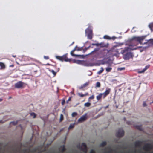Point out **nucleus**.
Masks as SVG:
<instances>
[{
	"label": "nucleus",
	"instance_id": "f257e3e1",
	"mask_svg": "<svg viewBox=\"0 0 153 153\" xmlns=\"http://www.w3.org/2000/svg\"><path fill=\"white\" fill-rule=\"evenodd\" d=\"M56 58L57 59L61 61H65V62H71V59H68L67 57V54H64L62 56H56Z\"/></svg>",
	"mask_w": 153,
	"mask_h": 153
},
{
	"label": "nucleus",
	"instance_id": "f03ea898",
	"mask_svg": "<svg viewBox=\"0 0 153 153\" xmlns=\"http://www.w3.org/2000/svg\"><path fill=\"white\" fill-rule=\"evenodd\" d=\"M27 85V84L21 81H19L15 84L14 87L16 88H22L25 87Z\"/></svg>",
	"mask_w": 153,
	"mask_h": 153
},
{
	"label": "nucleus",
	"instance_id": "7ed1b4c3",
	"mask_svg": "<svg viewBox=\"0 0 153 153\" xmlns=\"http://www.w3.org/2000/svg\"><path fill=\"white\" fill-rule=\"evenodd\" d=\"M146 36H134L132 37V39L138 42L140 44H142V42L145 39Z\"/></svg>",
	"mask_w": 153,
	"mask_h": 153
},
{
	"label": "nucleus",
	"instance_id": "20e7f679",
	"mask_svg": "<svg viewBox=\"0 0 153 153\" xmlns=\"http://www.w3.org/2000/svg\"><path fill=\"white\" fill-rule=\"evenodd\" d=\"M77 148L80 150L83 151H85V152H86L87 151V147L86 143H82V146H81L80 144H78L77 145Z\"/></svg>",
	"mask_w": 153,
	"mask_h": 153
},
{
	"label": "nucleus",
	"instance_id": "39448f33",
	"mask_svg": "<svg viewBox=\"0 0 153 153\" xmlns=\"http://www.w3.org/2000/svg\"><path fill=\"white\" fill-rule=\"evenodd\" d=\"M133 56L134 55L131 52H127L123 55L124 59L126 60H128L131 58H132Z\"/></svg>",
	"mask_w": 153,
	"mask_h": 153
},
{
	"label": "nucleus",
	"instance_id": "423d86ee",
	"mask_svg": "<svg viewBox=\"0 0 153 153\" xmlns=\"http://www.w3.org/2000/svg\"><path fill=\"white\" fill-rule=\"evenodd\" d=\"M124 134V131L122 128L119 129L116 133V136L117 137H122Z\"/></svg>",
	"mask_w": 153,
	"mask_h": 153
},
{
	"label": "nucleus",
	"instance_id": "0eeeda50",
	"mask_svg": "<svg viewBox=\"0 0 153 153\" xmlns=\"http://www.w3.org/2000/svg\"><path fill=\"white\" fill-rule=\"evenodd\" d=\"M152 148V146L150 143H147L143 147V149L147 151H149Z\"/></svg>",
	"mask_w": 153,
	"mask_h": 153
},
{
	"label": "nucleus",
	"instance_id": "6e6552de",
	"mask_svg": "<svg viewBox=\"0 0 153 153\" xmlns=\"http://www.w3.org/2000/svg\"><path fill=\"white\" fill-rule=\"evenodd\" d=\"M87 114H85L82 115L78 119V121L79 122H82L85 121L87 119Z\"/></svg>",
	"mask_w": 153,
	"mask_h": 153
},
{
	"label": "nucleus",
	"instance_id": "1a4fd4ad",
	"mask_svg": "<svg viewBox=\"0 0 153 153\" xmlns=\"http://www.w3.org/2000/svg\"><path fill=\"white\" fill-rule=\"evenodd\" d=\"M88 31L89 33L88 34V39H91L92 38V31L89 29H87L85 30V32L86 33H88Z\"/></svg>",
	"mask_w": 153,
	"mask_h": 153
},
{
	"label": "nucleus",
	"instance_id": "9d476101",
	"mask_svg": "<svg viewBox=\"0 0 153 153\" xmlns=\"http://www.w3.org/2000/svg\"><path fill=\"white\" fill-rule=\"evenodd\" d=\"M75 51H76V48H74L73 50H72L71 51V55L74 56H76V57H81L82 58L84 57V56L83 55H77L74 54L73 53Z\"/></svg>",
	"mask_w": 153,
	"mask_h": 153
},
{
	"label": "nucleus",
	"instance_id": "9b49d317",
	"mask_svg": "<svg viewBox=\"0 0 153 153\" xmlns=\"http://www.w3.org/2000/svg\"><path fill=\"white\" fill-rule=\"evenodd\" d=\"M110 91V89H108L106 90L105 92L103 93H102V97L103 99L105 98L109 94Z\"/></svg>",
	"mask_w": 153,
	"mask_h": 153
},
{
	"label": "nucleus",
	"instance_id": "f8f14e48",
	"mask_svg": "<svg viewBox=\"0 0 153 153\" xmlns=\"http://www.w3.org/2000/svg\"><path fill=\"white\" fill-rule=\"evenodd\" d=\"M142 141H137L134 143V145L136 147H140L141 146Z\"/></svg>",
	"mask_w": 153,
	"mask_h": 153
},
{
	"label": "nucleus",
	"instance_id": "ddd939ff",
	"mask_svg": "<svg viewBox=\"0 0 153 153\" xmlns=\"http://www.w3.org/2000/svg\"><path fill=\"white\" fill-rule=\"evenodd\" d=\"M89 82H86L85 83L81 86L80 88H79V89H82L83 88L86 87L89 85Z\"/></svg>",
	"mask_w": 153,
	"mask_h": 153
},
{
	"label": "nucleus",
	"instance_id": "4468645a",
	"mask_svg": "<svg viewBox=\"0 0 153 153\" xmlns=\"http://www.w3.org/2000/svg\"><path fill=\"white\" fill-rule=\"evenodd\" d=\"M49 70L50 72H51L53 74V76L54 77L56 75V73L59 71V68H58L56 70V72H55L53 70L49 69Z\"/></svg>",
	"mask_w": 153,
	"mask_h": 153
},
{
	"label": "nucleus",
	"instance_id": "2eb2a0df",
	"mask_svg": "<svg viewBox=\"0 0 153 153\" xmlns=\"http://www.w3.org/2000/svg\"><path fill=\"white\" fill-rule=\"evenodd\" d=\"M149 65H148L145 66V68L142 71H139L138 73H142L144 72L146 70H147L149 67Z\"/></svg>",
	"mask_w": 153,
	"mask_h": 153
},
{
	"label": "nucleus",
	"instance_id": "dca6fc26",
	"mask_svg": "<svg viewBox=\"0 0 153 153\" xmlns=\"http://www.w3.org/2000/svg\"><path fill=\"white\" fill-rule=\"evenodd\" d=\"M78 95L81 97H83L85 96H88L89 94L88 93H86L84 94H82V93H79L78 94Z\"/></svg>",
	"mask_w": 153,
	"mask_h": 153
},
{
	"label": "nucleus",
	"instance_id": "f3484780",
	"mask_svg": "<svg viewBox=\"0 0 153 153\" xmlns=\"http://www.w3.org/2000/svg\"><path fill=\"white\" fill-rule=\"evenodd\" d=\"M0 69H4L5 68V65L2 62H0Z\"/></svg>",
	"mask_w": 153,
	"mask_h": 153
},
{
	"label": "nucleus",
	"instance_id": "a211bd4d",
	"mask_svg": "<svg viewBox=\"0 0 153 153\" xmlns=\"http://www.w3.org/2000/svg\"><path fill=\"white\" fill-rule=\"evenodd\" d=\"M130 49L129 47H126L122 51V53H124L126 52H127Z\"/></svg>",
	"mask_w": 153,
	"mask_h": 153
},
{
	"label": "nucleus",
	"instance_id": "6ab92c4d",
	"mask_svg": "<svg viewBox=\"0 0 153 153\" xmlns=\"http://www.w3.org/2000/svg\"><path fill=\"white\" fill-rule=\"evenodd\" d=\"M102 97V93H100L99 95L97 96V99L98 101H99Z\"/></svg>",
	"mask_w": 153,
	"mask_h": 153
},
{
	"label": "nucleus",
	"instance_id": "aec40b11",
	"mask_svg": "<svg viewBox=\"0 0 153 153\" xmlns=\"http://www.w3.org/2000/svg\"><path fill=\"white\" fill-rule=\"evenodd\" d=\"M107 144V143L106 141H103L100 145L101 147H103L106 145Z\"/></svg>",
	"mask_w": 153,
	"mask_h": 153
},
{
	"label": "nucleus",
	"instance_id": "412c9836",
	"mask_svg": "<svg viewBox=\"0 0 153 153\" xmlns=\"http://www.w3.org/2000/svg\"><path fill=\"white\" fill-rule=\"evenodd\" d=\"M74 48L76 49V51H82L83 49V48L82 47H79L77 46H76Z\"/></svg>",
	"mask_w": 153,
	"mask_h": 153
},
{
	"label": "nucleus",
	"instance_id": "4be33fe9",
	"mask_svg": "<svg viewBox=\"0 0 153 153\" xmlns=\"http://www.w3.org/2000/svg\"><path fill=\"white\" fill-rule=\"evenodd\" d=\"M136 128L140 131L142 130V128L141 125H136L135 126Z\"/></svg>",
	"mask_w": 153,
	"mask_h": 153
},
{
	"label": "nucleus",
	"instance_id": "5701e85b",
	"mask_svg": "<svg viewBox=\"0 0 153 153\" xmlns=\"http://www.w3.org/2000/svg\"><path fill=\"white\" fill-rule=\"evenodd\" d=\"M101 70L99 71L98 72L97 74H100L102 73V72L104 71V69L103 67L101 68Z\"/></svg>",
	"mask_w": 153,
	"mask_h": 153
},
{
	"label": "nucleus",
	"instance_id": "b1692460",
	"mask_svg": "<svg viewBox=\"0 0 153 153\" xmlns=\"http://www.w3.org/2000/svg\"><path fill=\"white\" fill-rule=\"evenodd\" d=\"M112 69V68L111 67H107L106 68V71L107 72H110Z\"/></svg>",
	"mask_w": 153,
	"mask_h": 153
},
{
	"label": "nucleus",
	"instance_id": "393cba45",
	"mask_svg": "<svg viewBox=\"0 0 153 153\" xmlns=\"http://www.w3.org/2000/svg\"><path fill=\"white\" fill-rule=\"evenodd\" d=\"M104 39H111V37H109V36L106 35L104 36Z\"/></svg>",
	"mask_w": 153,
	"mask_h": 153
},
{
	"label": "nucleus",
	"instance_id": "a878e982",
	"mask_svg": "<svg viewBox=\"0 0 153 153\" xmlns=\"http://www.w3.org/2000/svg\"><path fill=\"white\" fill-rule=\"evenodd\" d=\"M84 105L85 107H89L91 105V103L89 102H87L84 104Z\"/></svg>",
	"mask_w": 153,
	"mask_h": 153
},
{
	"label": "nucleus",
	"instance_id": "bb28decb",
	"mask_svg": "<svg viewBox=\"0 0 153 153\" xmlns=\"http://www.w3.org/2000/svg\"><path fill=\"white\" fill-rule=\"evenodd\" d=\"M18 123V121H13L11 122L10 123V124L12 123L13 125H16Z\"/></svg>",
	"mask_w": 153,
	"mask_h": 153
},
{
	"label": "nucleus",
	"instance_id": "cd10ccee",
	"mask_svg": "<svg viewBox=\"0 0 153 153\" xmlns=\"http://www.w3.org/2000/svg\"><path fill=\"white\" fill-rule=\"evenodd\" d=\"M147 42H149L150 43L152 44H153V39H150V40H149L147 42H144V44H146Z\"/></svg>",
	"mask_w": 153,
	"mask_h": 153
},
{
	"label": "nucleus",
	"instance_id": "c85d7f7f",
	"mask_svg": "<svg viewBox=\"0 0 153 153\" xmlns=\"http://www.w3.org/2000/svg\"><path fill=\"white\" fill-rule=\"evenodd\" d=\"M30 115L31 116H33V118H35L36 117V115L35 113H34V112H32L30 114Z\"/></svg>",
	"mask_w": 153,
	"mask_h": 153
},
{
	"label": "nucleus",
	"instance_id": "c756f323",
	"mask_svg": "<svg viewBox=\"0 0 153 153\" xmlns=\"http://www.w3.org/2000/svg\"><path fill=\"white\" fill-rule=\"evenodd\" d=\"M149 27L152 30H153V23L150 24Z\"/></svg>",
	"mask_w": 153,
	"mask_h": 153
},
{
	"label": "nucleus",
	"instance_id": "7c9ffc66",
	"mask_svg": "<svg viewBox=\"0 0 153 153\" xmlns=\"http://www.w3.org/2000/svg\"><path fill=\"white\" fill-rule=\"evenodd\" d=\"M101 86V84L99 82H97L96 83V87H100Z\"/></svg>",
	"mask_w": 153,
	"mask_h": 153
},
{
	"label": "nucleus",
	"instance_id": "2f4dec72",
	"mask_svg": "<svg viewBox=\"0 0 153 153\" xmlns=\"http://www.w3.org/2000/svg\"><path fill=\"white\" fill-rule=\"evenodd\" d=\"M100 53L102 55V56H101L100 57V58L103 57L105 56V55L104 54V53L103 51L100 52Z\"/></svg>",
	"mask_w": 153,
	"mask_h": 153
},
{
	"label": "nucleus",
	"instance_id": "473e14b6",
	"mask_svg": "<svg viewBox=\"0 0 153 153\" xmlns=\"http://www.w3.org/2000/svg\"><path fill=\"white\" fill-rule=\"evenodd\" d=\"M73 61L74 63H79V62H80V61H79V60L76 61L75 59H71V61Z\"/></svg>",
	"mask_w": 153,
	"mask_h": 153
},
{
	"label": "nucleus",
	"instance_id": "72a5a7b5",
	"mask_svg": "<svg viewBox=\"0 0 153 153\" xmlns=\"http://www.w3.org/2000/svg\"><path fill=\"white\" fill-rule=\"evenodd\" d=\"M63 119V116L62 114H61L60 115V118L59 120L60 121H62Z\"/></svg>",
	"mask_w": 153,
	"mask_h": 153
},
{
	"label": "nucleus",
	"instance_id": "f704fd0d",
	"mask_svg": "<svg viewBox=\"0 0 153 153\" xmlns=\"http://www.w3.org/2000/svg\"><path fill=\"white\" fill-rule=\"evenodd\" d=\"M77 115V112H73L72 114V116L73 117H74Z\"/></svg>",
	"mask_w": 153,
	"mask_h": 153
},
{
	"label": "nucleus",
	"instance_id": "c9c22d12",
	"mask_svg": "<svg viewBox=\"0 0 153 153\" xmlns=\"http://www.w3.org/2000/svg\"><path fill=\"white\" fill-rule=\"evenodd\" d=\"M65 150V147L63 145V146L62 148L61 149V151L62 152H64Z\"/></svg>",
	"mask_w": 153,
	"mask_h": 153
},
{
	"label": "nucleus",
	"instance_id": "e433bc0d",
	"mask_svg": "<svg viewBox=\"0 0 153 153\" xmlns=\"http://www.w3.org/2000/svg\"><path fill=\"white\" fill-rule=\"evenodd\" d=\"M74 127V125L73 124H71L69 126L68 128L71 129L73 128Z\"/></svg>",
	"mask_w": 153,
	"mask_h": 153
},
{
	"label": "nucleus",
	"instance_id": "4c0bfd02",
	"mask_svg": "<svg viewBox=\"0 0 153 153\" xmlns=\"http://www.w3.org/2000/svg\"><path fill=\"white\" fill-rule=\"evenodd\" d=\"M94 98V95H92L89 98V99H93Z\"/></svg>",
	"mask_w": 153,
	"mask_h": 153
},
{
	"label": "nucleus",
	"instance_id": "58836bf2",
	"mask_svg": "<svg viewBox=\"0 0 153 153\" xmlns=\"http://www.w3.org/2000/svg\"><path fill=\"white\" fill-rule=\"evenodd\" d=\"M71 97H69L68 100L66 102V103L67 104H68V102L71 101Z\"/></svg>",
	"mask_w": 153,
	"mask_h": 153
},
{
	"label": "nucleus",
	"instance_id": "ea45409f",
	"mask_svg": "<svg viewBox=\"0 0 153 153\" xmlns=\"http://www.w3.org/2000/svg\"><path fill=\"white\" fill-rule=\"evenodd\" d=\"M65 103V101L64 100H62V102H61V104L62 105H63Z\"/></svg>",
	"mask_w": 153,
	"mask_h": 153
},
{
	"label": "nucleus",
	"instance_id": "a19ab883",
	"mask_svg": "<svg viewBox=\"0 0 153 153\" xmlns=\"http://www.w3.org/2000/svg\"><path fill=\"white\" fill-rule=\"evenodd\" d=\"M143 107H146L147 105L145 102H143Z\"/></svg>",
	"mask_w": 153,
	"mask_h": 153
},
{
	"label": "nucleus",
	"instance_id": "79ce46f5",
	"mask_svg": "<svg viewBox=\"0 0 153 153\" xmlns=\"http://www.w3.org/2000/svg\"><path fill=\"white\" fill-rule=\"evenodd\" d=\"M44 58L46 60L48 59H49V57L48 56H44Z\"/></svg>",
	"mask_w": 153,
	"mask_h": 153
},
{
	"label": "nucleus",
	"instance_id": "37998d69",
	"mask_svg": "<svg viewBox=\"0 0 153 153\" xmlns=\"http://www.w3.org/2000/svg\"><path fill=\"white\" fill-rule=\"evenodd\" d=\"M92 45H96L97 46H98L100 45V44H99V43H96V44L93 43V44H92Z\"/></svg>",
	"mask_w": 153,
	"mask_h": 153
},
{
	"label": "nucleus",
	"instance_id": "c03bdc74",
	"mask_svg": "<svg viewBox=\"0 0 153 153\" xmlns=\"http://www.w3.org/2000/svg\"><path fill=\"white\" fill-rule=\"evenodd\" d=\"M90 153H95V152L94 150H91L90 152Z\"/></svg>",
	"mask_w": 153,
	"mask_h": 153
},
{
	"label": "nucleus",
	"instance_id": "a18cd8bd",
	"mask_svg": "<svg viewBox=\"0 0 153 153\" xmlns=\"http://www.w3.org/2000/svg\"><path fill=\"white\" fill-rule=\"evenodd\" d=\"M119 70L121 71V70H124L125 69V68H119Z\"/></svg>",
	"mask_w": 153,
	"mask_h": 153
},
{
	"label": "nucleus",
	"instance_id": "49530a36",
	"mask_svg": "<svg viewBox=\"0 0 153 153\" xmlns=\"http://www.w3.org/2000/svg\"><path fill=\"white\" fill-rule=\"evenodd\" d=\"M112 149H110V150L108 152L109 153H111L112 151Z\"/></svg>",
	"mask_w": 153,
	"mask_h": 153
},
{
	"label": "nucleus",
	"instance_id": "de8ad7c7",
	"mask_svg": "<svg viewBox=\"0 0 153 153\" xmlns=\"http://www.w3.org/2000/svg\"><path fill=\"white\" fill-rule=\"evenodd\" d=\"M97 49H95L94 51H93L92 52H93L95 51H97Z\"/></svg>",
	"mask_w": 153,
	"mask_h": 153
},
{
	"label": "nucleus",
	"instance_id": "09e8293b",
	"mask_svg": "<svg viewBox=\"0 0 153 153\" xmlns=\"http://www.w3.org/2000/svg\"><path fill=\"white\" fill-rule=\"evenodd\" d=\"M34 71L35 72V73H36L37 71L36 70H34Z\"/></svg>",
	"mask_w": 153,
	"mask_h": 153
},
{
	"label": "nucleus",
	"instance_id": "8fccbe9b",
	"mask_svg": "<svg viewBox=\"0 0 153 153\" xmlns=\"http://www.w3.org/2000/svg\"><path fill=\"white\" fill-rule=\"evenodd\" d=\"M127 123L128 124H130V122H127Z\"/></svg>",
	"mask_w": 153,
	"mask_h": 153
},
{
	"label": "nucleus",
	"instance_id": "3c124183",
	"mask_svg": "<svg viewBox=\"0 0 153 153\" xmlns=\"http://www.w3.org/2000/svg\"><path fill=\"white\" fill-rule=\"evenodd\" d=\"M13 56V57H14V58H15V57H16V55H15V56H14V55H13V56Z\"/></svg>",
	"mask_w": 153,
	"mask_h": 153
},
{
	"label": "nucleus",
	"instance_id": "603ef678",
	"mask_svg": "<svg viewBox=\"0 0 153 153\" xmlns=\"http://www.w3.org/2000/svg\"><path fill=\"white\" fill-rule=\"evenodd\" d=\"M2 101V99L0 98V102H1Z\"/></svg>",
	"mask_w": 153,
	"mask_h": 153
},
{
	"label": "nucleus",
	"instance_id": "864d4df0",
	"mask_svg": "<svg viewBox=\"0 0 153 153\" xmlns=\"http://www.w3.org/2000/svg\"><path fill=\"white\" fill-rule=\"evenodd\" d=\"M3 123V122H2V120H0V123Z\"/></svg>",
	"mask_w": 153,
	"mask_h": 153
},
{
	"label": "nucleus",
	"instance_id": "5fc2aeb1",
	"mask_svg": "<svg viewBox=\"0 0 153 153\" xmlns=\"http://www.w3.org/2000/svg\"><path fill=\"white\" fill-rule=\"evenodd\" d=\"M87 49H88V48H85V51H86V50Z\"/></svg>",
	"mask_w": 153,
	"mask_h": 153
},
{
	"label": "nucleus",
	"instance_id": "6e6d98bb",
	"mask_svg": "<svg viewBox=\"0 0 153 153\" xmlns=\"http://www.w3.org/2000/svg\"><path fill=\"white\" fill-rule=\"evenodd\" d=\"M137 49V48H135L134 49H133L136 50V49Z\"/></svg>",
	"mask_w": 153,
	"mask_h": 153
},
{
	"label": "nucleus",
	"instance_id": "4d7b16f0",
	"mask_svg": "<svg viewBox=\"0 0 153 153\" xmlns=\"http://www.w3.org/2000/svg\"><path fill=\"white\" fill-rule=\"evenodd\" d=\"M134 152H136V151L135 150Z\"/></svg>",
	"mask_w": 153,
	"mask_h": 153
},
{
	"label": "nucleus",
	"instance_id": "13d9d810",
	"mask_svg": "<svg viewBox=\"0 0 153 153\" xmlns=\"http://www.w3.org/2000/svg\"><path fill=\"white\" fill-rule=\"evenodd\" d=\"M152 103H153V101L152 102Z\"/></svg>",
	"mask_w": 153,
	"mask_h": 153
},
{
	"label": "nucleus",
	"instance_id": "bf43d9fd",
	"mask_svg": "<svg viewBox=\"0 0 153 153\" xmlns=\"http://www.w3.org/2000/svg\"><path fill=\"white\" fill-rule=\"evenodd\" d=\"M85 153H86V152H85Z\"/></svg>",
	"mask_w": 153,
	"mask_h": 153
}]
</instances>
